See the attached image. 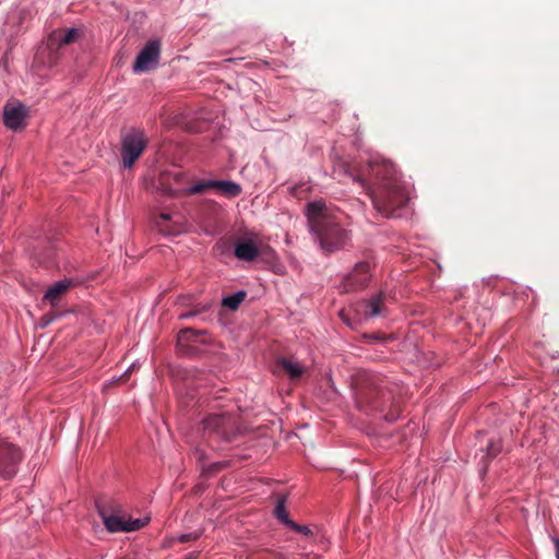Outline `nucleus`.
Returning <instances> with one entry per match:
<instances>
[{"label": "nucleus", "mask_w": 559, "mask_h": 559, "mask_svg": "<svg viewBox=\"0 0 559 559\" xmlns=\"http://www.w3.org/2000/svg\"><path fill=\"white\" fill-rule=\"evenodd\" d=\"M358 403L368 415H379L383 420L393 423L401 414V406L396 401L397 385L388 377L364 371L359 374Z\"/></svg>", "instance_id": "nucleus-1"}, {"label": "nucleus", "mask_w": 559, "mask_h": 559, "mask_svg": "<svg viewBox=\"0 0 559 559\" xmlns=\"http://www.w3.org/2000/svg\"><path fill=\"white\" fill-rule=\"evenodd\" d=\"M368 165L376 185V188L369 193L373 207L382 216L391 217L407 202L396 167L392 162L383 158L372 159Z\"/></svg>", "instance_id": "nucleus-2"}, {"label": "nucleus", "mask_w": 559, "mask_h": 559, "mask_svg": "<svg viewBox=\"0 0 559 559\" xmlns=\"http://www.w3.org/2000/svg\"><path fill=\"white\" fill-rule=\"evenodd\" d=\"M325 254L344 250L352 242V230L343 227L336 216L317 224L311 230Z\"/></svg>", "instance_id": "nucleus-3"}, {"label": "nucleus", "mask_w": 559, "mask_h": 559, "mask_svg": "<svg viewBox=\"0 0 559 559\" xmlns=\"http://www.w3.org/2000/svg\"><path fill=\"white\" fill-rule=\"evenodd\" d=\"M377 265L374 251L370 248L364 249L360 252V260L344 275L341 282L342 292L350 293L366 289L373 277Z\"/></svg>", "instance_id": "nucleus-4"}, {"label": "nucleus", "mask_w": 559, "mask_h": 559, "mask_svg": "<svg viewBox=\"0 0 559 559\" xmlns=\"http://www.w3.org/2000/svg\"><path fill=\"white\" fill-rule=\"evenodd\" d=\"M199 425L204 433L216 436L224 442H229L239 435L238 419L229 413L209 414Z\"/></svg>", "instance_id": "nucleus-5"}, {"label": "nucleus", "mask_w": 559, "mask_h": 559, "mask_svg": "<svg viewBox=\"0 0 559 559\" xmlns=\"http://www.w3.org/2000/svg\"><path fill=\"white\" fill-rule=\"evenodd\" d=\"M206 330H195L193 328H185L178 332L176 350L180 357L185 358H200L205 355V349L202 346L211 345L210 338L199 337L206 335Z\"/></svg>", "instance_id": "nucleus-6"}, {"label": "nucleus", "mask_w": 559, "mask_h": 559, "mask_svg": "<svg viewBox=\"0 0 559 559\" xmlns=\"http://www.w3.org/2000/svg\"><path fill=\"white\" fill-rule=\"evenodd\" d=\"M148 140L140 128H131L121 138L120 156L124 168H131L147 147Z\"/></svg>", "instance_id": "nucleus-7"}, {"label": "nucleus", "mask_w": 559, "mask_h": 559, "mask_svg": "<svg viewBox=\"0 0 559 559\" xmlns=\"http://www.w3.org/2000/svg\"><path fill=\"white\" fill-rule=\"evenodd\" d=\"M22 459V450L0 437V476L3 479H12L16 475Z\"/></svg>", "instance_id": "nucleus-8"}, {"label": "nucleus", "mask_w": 559, "mask_h": 559, "mask_svg": "<svg viewBox=\"0 0 559 559\" xmlns=\"http://www.w3.org/2000/svg\"><path fill=\"white\" fill-rule=\"evenodd\" d=\"M160 55V41L152 38L146 41L144 47L138 53L132 69L135 73H141L155 68L158 63Z\"/></svg>", "instance_id": "nucleus-9"}, {"label": "nucleus", "mask_w": 559, "mask_h": 559, "mask_svg": "<svg viewBox=\"0 0 559 559\" xmlns=\"http://www.w3.org/2000/svg\"><path fill=\"white\" fill-rule=\"evenodd\" d=\"M96 510L108 532H124L126 519L115 513L117 506L114 502L96 501Z\"/></svg>", "instance_id": "nucleus-10"}, {"label": "nucleus", "mask_w": 559, "mask_h": 559, "mask_svg": "<svg viewBox=\"0 0 559 559\" xmlns=\"http://www.w3.org/2000/svg\"><path fill=\"white\" fill-rule=\"evenodd\" d=\"M28 109L22 103H7L3 107V124L13 131L23 130L26 127Z\"/></svg>", "instance_id": "nucleus-11"}, {"label": "nucleus", "mask_w": 559, "mask_h": 559, "mask_svg": "<svg viewBox=\"0 0 559 559\" xmlns=\"http://www.w3.org/2000/svg\"><path fill=\"white\" fill-rule=\"evenodd\" d=\"M304 214L307 218L310 230L317 228V224L319 225V223H324L335 216L329 212L323 199L308 202L305 206Z\"/></svg>", "instance_id": "nucleus-12"}, {"label": "nucleus", "mask_w": 559, "mask_h": 559, "mask_svg": "<svg viewBox=\"0 0 559 559\" xmlns=\"http://www.w3.org/2000/svg\"><path fill=\"white\" fill-rule=\"evenodd\" d=\"M259 246L251 238H239L234 245V255L240 261L252 262L259 255Z\"/></svg>", "instance_id": "nucleus-13"}, {"label": "nucleus", "mask_w": 559, "mask_h": 559, "mask_svg": "<svg viewBox=\"0 0 559 559\" xmlns=\"http://www.w3.org/2000/svg\"><path fill=\"white\" fill-rule=\"evenodd\" d=\"M74 285L72 278H63L49 286L43 296V301H47L51 307H57L63 295Z\"/></svg>", "instance_id": "nucleus-14"}, {"label": "nucleus", "mask_w": 559, "mask_h": 559, "mask_svg": "<svg viewBox=\"0 0 559 559\" xmlns=\"http://www.w3.org/2000/svg\"><path fill=\"white\" fill-rule=\"evenodd\" d=\"M332 171L337 176L352 178L354 181L359 182L362 187L367 186L366 180L354 171L352 163L340 155H335L332 159Z\"/></svg>", "instance_id": "nucleus-15"}, {"label": "nucleus", "mask_w": 559, "mask_h": 559, "mask_svg": "<svg viewBox=\"0 0 559 559\" xmlns=\"http://www.w3.org/2000/svg\"><path fill=\"white\" fill-rule=\"evenodd\" d=\"M212 180L213 179L200 180L194 185L182 189L168 188L167 195L170 198H181L187 195L203 194L206 190L213 189V185H211Z\"/></svg>", "instance_id": "nucleus-16"}, {"label": "nucleus", "mask_w": 559, "mask_h": 559, "mask_svg": "<svg viewBox=\"0 0 559 559\" xmlns=\"http://www.w3.org/2000/svg\"><path fill=\"white\" fill-rule=\"evenodd\" d=\"M359 307L362 309L365 318H373L381 314L384 309L383 292H379L369 299H364Z\"/></svg>", "instance_id": "nucleus-17"}, {"label": "nucleus", "mask_w": 559, "mask_h": 559, "mask_svg": "<svg viewBox=\"0 0 559 559\" xmlns=\"http://www.w3.org/2000/svg\"><path fill=\"white\" fill-rule=\"evenodd\" d=\"M503 450V441L501 438H492L488 440L485 447H481L479 451L483 453L481 463L485 471H487L489 463L495 460Z\"/></svg>", "instance_id": "nucleus-18"}, {"label": "nucleus", "mask_w": 559, "mask_h": 559, "mask_svg": "<svg viewBox=\"0 0 559 559\" xmlns=\"http://www.w3.org/2000/svg\"><path fill=\"white\" fill-rule=\"evenodd\" d=\"M82 35V32L79 28L71 27L62 31H55L49 36L50 41H55L57 44V47L67 46L70 44L75 43Z\"/></svg>", "instance_id": "nucleus-19"}, {"label": "nucleus", "mask_w": 559, "mask_h": 559, "mask_svg": "<svg viewBox=\"0 0 559 559\" xmlns=\"http://www.w3.org/2000/svg\"><path fill=\"white\" fill-rule=\"evenodd\" d=\"M213 189L221 192L222 195L231 199L241 194L242 188L239 183L231 180H212Z\"/></svg>", "instance_id": "nucleus-20"}, {"label": "nucleus", "mask_w": 559, "mask_h": 559, "mask_svg": "<svg viewBox=\"0 0 559 559\" xmlns=\"http://www.w3.org/2000/svg\"><path fill=\"white\" fill-rule=\"evenodd\" d=\"M277 365L288 374L292 380L299 379L305 372V368L299 362L288 358H280L277 360Z\"/></svg>", "instance_id": "nucleus-21"}, {"label": "nucleus", "mask_w": 559, "mask_h": 559, "mask_svg": "<svg viewBox=\"0 0 559 559\" xmlns=\"http://www.w3.org/2000/svg\"><path fill=\"white\" fill-rule=\"evenodd\" d=\"M286 502H287L286 495H280L276 500L274 514L281 523L288 526L293 520L289 519L288 511L286 509Z\"/></svg>", "instance_id": "nucleus-22"}, {"label": "nucleus", "mask_w": 559, "mask_h": 559, "mask_svg": "<svg viewBox=\"0 0 559 559\" xmlns=\"http://www.w3.org/2000/svg\"><path fill=\"white\" fill-rule=\"evenodd\" d=\"M260 262H263L269 267H273L278 263V257L274 249H272L270 246H261L259 248V255L257 258Z\"/></svg>", "instance_id": "nucleus-23"}, {"label": "nucleus", "mask_w": 559, "mask_h": 559, "mask_svg": "<svg viewBox=\"0 0 559 559\" xmlns=\"http://www.w3.org/2000/svg\"><path fill=\"white\" fill-rule=\"evenodd\" d=\"M246 297L247 293L245 290H238L231 295L224 297L222 300V306L231 311H235L238 309V307L245 300Z\"/></svg>", "instance_id": "nucleus-24"}, {"label": "nucleus", "mask_w": 559, "mask_h": 559, "mask_svg": "<svg viewBox=\"0 0 559 559\" xmlns=\"http://www.w3.org/2000/svg\"><path fill=\"white\" fill-rule=\"evenodd\" d=\"M361 340L368 344H373L377 342L394 341L395 336L393 334H384L382 332H373V333H364L361 335Z\"/></svg>", "instance_id": "nucleus-25"}, {"label": "nucleus", "mask_w": 559, "mask_h": 559, "mask_svg": "<svg viewBox=\"0 0 559 559\" xmlns=\"http://www.w3.org/2000/svg\"><path fill=\"white\" fill-rule=\"evenodd\" d=\"M311 191L312 187L307 182L295 185L289 189L290 194L298 200L307 199Z\"/></svg>", "instance_id": "nucleus-26"}, {"label": "nucleus", "mask_w": 559, "mask_h": 559, "mask_svg": "<svg viewBox=\"0 0 559 559\" xmlns=\"http://www.w3.org/2000/svg\"><path fill=\"white\" fill-rule=\"evenodd\" d=\"M171 219V214L169 213H160L158 215V217L156 218V225L157 227L159 228V230L164 234V235H176L178 234V228L177 227H171V226H163L162 222H168Z\"/></svg>", "instance_id": "nucleus-27"}, {"label": "nucleus", "mask_w": 559, "mask_h": 559, "mask_svg": "<svg viewBox=\"0 0 559 559\" xmlns=\"http://www.w3.org/2000/svg\"><path fill=\"white\" fill-rule=\"evenodd\" d=\"M148 522H150L148 516L141 518V519H134V520H132L131 518H128V519H126L124 532L139 531V530L143 528L144 526H146L148 524Z\"/></svg>", "instance_id": "nucleus-28"}, {"label": "nucleus", "mask_w": 559, "mask_h": 559, "mask_svg": "<svg viewBox=\"0 0 559 559\" xmlns=\"http://www.w3.org/2000/svg\"><path fill=\"white\" fill-rule=\"evenodd\" d=\"M229 466V463L226 461L221 462H214L210 465L202 466V474L205 476H213L223 469L227 468Z\"/></svg>", "instance_id": "nucleus-29"}, {"label": "nucleus", "mask_w": 559, "mask_h": 559, "mask_svg": "<svg viewBox=\"0 0 559 559\" xmlns=\"http://www.w3.org/2000/svg\"><path fill=\"white\" fill-rule=\"evenodd\" d=\"M173 180L176 183H179L183 179V174L180 171L177 173H164L160 175V183L163 186L164 192L167 194V189L169 188L166 182L168 180Z\"/></svg>", "instance_id": "nucleus-30"}, {"label": "nucleus", "mask_w": 559, "mask_h": 559, "mask_svg": "<svg viewBox=\"0 0 559 559\" xmlns=\"http://www.w3.org/2000/svg\"><path fill=\"white\" fill-rule=\"evenodd\" d=\"M209 308H210L209 306H198L193 310L180 313L178 318H179V320H186V319H189V318H194V317H197V316L207 311Z\"/></svg>", "instance_id": "nucleus-31"}, {"label": "nucleus", "mask_w": 559, "mask_h": 559, "mask_svg": "<svg viewBox=\"0 0 559 559\" xmlns=\"http://www.w3.org/2000/svg\"><path fill=\"white\" fill-rule=\"evenodd\" d=\"M203 531L204 530H200V531H195V532H191V533H187V534H180L177 537V540L179 543H189V542L198 540L202 536Z\"/></svg>", "instance_id": "nucleus-32"}, {"label": "nucleus", "mask_w": 559, "mask_h": 559, "mask_svg": "<svg viewBox=\"0 0 559 559\" xmlns=\"http://www.w3.org/2000/svg\"><path fill=\"white\" fill-rule=\"evenodd\" d=\"M287 527H289L292 531H294L296 533H300V534H302L305 536H311L312 535V531L309 528V526L298 524V523H296L294 521H292V523Z\"/></svg>", "instance_id": "nucleus-33"}, {"label": "nucleus", "mask_w": 559, "mask_h": 559, "mask_svg": "<svg viewBox=\"0 0 559 559\" xmlns=\"http://www.w3.org/2000/svg\"><path fill=\"white\" fill-rule=\"evenodd\" d=\"M59 317V314H55V313H45L40 319H39V326L41 329H45L47 328L50 323H52L57 318Z\"/></svg>", "instance_id": "nucleus-34"}, {"label": "nucleus", "mask_w": 559, "mask_h": 559, "mask_svg": "<svg viewBox=\"0 0 559 559\" xmlns=\"http://www.w3.org/2000/svg\"><path fill=\"white\" fill-rule=\"evenodd\" d=\"M193 456L195 457V460H197L198 462H200V463H202V464H203V463L206 461V459H207L205 451H204V450H202V449H200V448H195V449L193 450Z\"/></svg>", "instance_id": "nucleus-35"}, {"label": "nucleus", "mask_w": 559, "mask_h": 559, "mask_svg": "<svg viewBox=\"0 0 559 559\" xmlns=\"http://www.w3.org/2000/svg\"><path fill=\"white\" fill-rule=\"evenodd\" d=\"M129 371H130V369H128L127 371H124V373H123L122 376H120V377H118V378H114L110 382H108V383L106 384V386H110V385H112V384L118 383L122 378H124V377L129 373Z\"/></svg>", "instance_id": "nucleus-36"}, {"label": "nucleus", "mask_w": 559, "mask_h": 559, "mask_svg": "<svg viewBox=\"0 0 559 559\" xmlns=\"http://www.w3.org/2000/svg\"><path fill=\"white\" fill-rule=\"evenodd\" d=\"M200 551H191L183 559H199Z\"/></svg>", "instance_id": "nucleus-37"}, {"label": "nucleus", "mask_w": 559, "mask_h": 559, "mask_svg": "<svg viewBox=\"0 0 559 559\" xmlns=\"http://www.w3.org/2000/svg\"><path fill=\"white\" fill-rule=\"evenodd\" d=\"M554 545H555V548H556V557L557 559H559V538L558 537H552L551 538Z\"/></svg>", "instance_id": "nucleus-38"}, {"label": "nucleus", "mask_w": 559, "mask_h": 559, "mask_svg": "<svg viewBox=\"0 0 559 559\" xmlns=\"http://www.w3.org/2000/svg\"><path fill=\"white\" fill-rule=\"evenodd\" d=\"M340 317H341V319L343 320L344 323H346L348 325L350 324L348 319L345 317L343 311L340 312Z\"/></svg>", "instance_id": "nucleus-39"}, {"label": "nucleus", "mask_w": 559, "mask_h": 559, "mask_svg": "<svg viewBox=\"0 0 559 559\" xmlns=\"http://www.w3.org/2000/svg\"><path fill=\"white\" fill-rule=\"evenodd\" d=\"M481 436H485V432L484 431H478L477 432V438L481 437Z\"/></svg>", "instance_id": "nucleus-40"}, {"label": "nucleus", "mask_w": 559, "mask_h": 559, "mask_svg": "<svg viewBox=\"0 0 559 559\" xmlns=\"http://www.w3.org/2000/svg\"><path fill=\"white\" fill-rule=\"evenodd\" d=\"M262 63H263L264 66H270V62H269V61H266V60H262Z\"/></svg>", "instance_id": "nucleus-41"}, {"label": "nucleus", "mask_w": 559, "mask_h": 559, "mask_svg": "<svg viewBox=\"0 0 559 559\" xmlns=\"http://www.w3.org/2000/svg\"><path fill=\"white\" fill-rule=\"evenodd\" d=\"M225 61H227V62H233V61H235V59H233V58H228V59H226Z\"/></svg>", "instance_id": "nucleus-42"}]
</instances>
